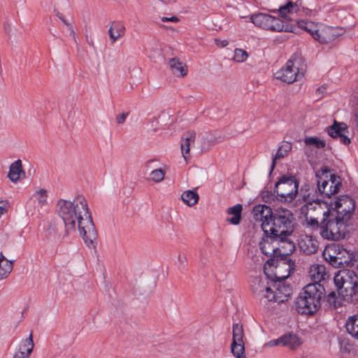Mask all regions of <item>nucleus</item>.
<instances>
[{
  "instance_id": "nucleus-10",
  "label": "nucleus",
  "mask_w": 358,
  "mask_h": 358,
  "mask_svg": "<svg viewBox=\"0 0 358 358\" xmlns=\"http://www.w3.org/2000/svg\"><path fill=\"white\" fill-rule=\"evenodd\" d=\"M272 287L268 294H264V299L268 301H273L278 303L287 301L292 294V287L282 280H275L272 277Z\"/></svg>"
},
{
  "instance_id": "nucleus-3",
  "label": "nucleus",
  "mask_w": 358,
  "mask_h": 358,
  "mask_svg": "<svg viewBox=\"0 0 358 358\" xmlns=\"http://www.w3.org/2000/svg\"><path fill=\"white\" fill-rule=\"evenodd\" d=\"M325 288L320 283H309L305 286L296 299V310L302 315H312L321 306V299L324 296Z\"/></svg>"
},
{
  "instance_id": "nucleus-54",
  "label": "nucleus",
  "mask_w": 358,
  "mask_h": 358,
  "mask_svg": "<svg viewBox=\"0 0 358 358\" xmlns=\"http://www.w3.org/2000/svg\"><path fill=\"white\" fill-rule=\"evenodd\" d=\"M8 260L5 256L3 255V252H0V264H3V262H6V261Z\"/></svg>"
},
{
  "instance_id": "nucleus-30",
  "label": "nucleus",
  "mask_w": 358,
  "mask_h": 358,
  "mask_svg": "<svg viewBox=\"0 0 358 358\" xmlns=\"http://www.w3.org/2000/svg\"><path fill=\"white\" fill-rule=\"evenodd\" d=\"M345 327L347 332L358 340V314L350 316L346 320Z\"/></svg>"
},
{
  "instance_id": "nucleus-26",
  "label": "nucleus",
  "mask_w": 358,
  "mask_h": 358,
  "mask_svg": "<svg viewBox=\"0 0 358 358\" xmlns=\"http://www.w3.org/2000/svg\"><path fill=\"white\" fill-rule=\"evenodd\" d=\"M169 65L172 73L177 76H185L187 73V66L180 62L178 57L170 59Z\"/></svg>"
},
{
  "instance_id": "nucleus-39",
  "label": "nucleus",
  "mask_w": 358,
  "mask_h": 358,
  "mask_svg": "<svg viewBox=\"0 0 358 358\" xmlns=\"http://www.w3.org/2000/svg\"><path fill=\"white\" fill-rule=\"evenodd\" d=\"M32 198H34L36 201H37L38 204L42 207L47 204V199H48V192L45 189H40L36 191L33 195Z\"/></svg>"
},
{
  "instance_id": "nucleus-51",
  "label": "nucleus",
  "mask_w": 358,
  "mask_h": 358,
  "mask_svg": "<svg viewBox=\"0 0 358 358\" xmlns=\"http://www.w3.org/2000/svg\"><path fill=\"white\" fill-rule=\"evenodd\" d=\"M348 134H343L340 137V141L341 143H343L345 145H348L350 143V139L348 136Z\"/></svg>"
},
{
  "instance_id": "nucleus-25",
  "label": "nucleus",
  "mask_w": 358,
  "mask_h": 358,
  "mask_svg": "<svg viewBox=\"0 0 358 358\" xmlns=\"http://www.w3.org/2000/svg\"><path fill=\"white\" fill-rule=\"evenodd\" d=\"M282 346L294 350L302 344L301 338L296 334L288 333L282 335Z\"/></svg>"
},
{
  "instance_id": "nucleus-11",
  "label": "nucleus",
  "mask_w": 358,
  "mask_h": 358,
  "mask_svg": "<svg viewBox=\"0 0 358 358\" xmlns=\"http://www.w3.org/2000/svg\"><path fill=\"white\" fill-rule=\"evenodd\" d=\"M231 352L236 358H246L243 325L236 323L232 327Z\"/></svg>"
},
{
  "instance_id": "nucleus-44",
  "label": "nucleus",
  "mask_w": 358,
  "mask_h": 358,
  "mask_svg": "<svg viewBox=\"0 0 358 358\" xmlns=\"http://www.w3.org/2000/svg\"><path fill=\"white\" fill-rule=\"evenodd\" d=\"M248 57V52L240 48H237L234 51V60L237 62H245Z\"/></svg>"
},
{
  "instance_id": "nucleus-24",
  "label": "nucleus",
  "mask_w": 358,
  "mask_h": 358,
  "mask_svg": "<svg viewBox=\"0 0 358 358\" xmlns=\"http://www.w3.org/2000/svg\"><path fill=\"white\" fill-rule=\"evenodd\" d=\"M268 30L274 31L294 32V28L292 24H288L278 17L271 16Z\"/></svg>"
},
{
  "instance_id": "nucleus-40",
  "label": "nucleus",
  "mask_w": 358,
  "mask_h": 358,
  "mask_svg": "<svg viewBox=\"0 0 358 358\" xmlns=\"http://www.w3.org/2000/svg\"><path fill=\"white\" fill-rule=\"evenodd\" d=\"M324 302L331 309H336L341 306V303L338 301V297L334 292H331L324 299Z\"/></svg>"
},
{
  "instance_id": "nucleus-7",
  "label": "nucleus",
  "mask_w": 358,
  "mask_h": 358,
  "mask_svg": "<svg viewBox=\"0 0 358 358\" xmlns=\"http://www.w3.org/2000/svg\"><path fill=\"white\" fill-rule=\"evenodd\" d=\"M294 262L290 258H270L264 267V273L271 279L285 281L294 271Z\"/></svg>"
},
{
  "instance_id": "nucleus-41",
  "label": "nucleus",
  "mask_w": 358,
  "mask_h": 358,
  "mask_svg": "<svg viewBox=\"0 0 358 358\" xmlns=\"http://www.w3.org/2000/svg\"><path fill=\"white\" fill-rule=\"evenodd\" d=\"M165 173V170L163 169H156L150 173L149 180L155 182H159L164 179Z\"/></svg>"
},
{
  "instance_id": "nucleus-12",
  "label": "nucleus",
  "mask_w": 358,
  "mask_h": 358,
  "mask_svg": "<svg viewBox=\"0 0 358 358\" xmlns=\"http://www.w3.org/2000/svg\"><path fill=\"white\" fill-rule=\"evenodd\" d=\"M355 208V201L348 196H343L335 202L334 210L337 215L349 222Z\"/></svg>"
},
{
  "instance_id": "nucleus-37",
  "label": "nucleus",
  "mask_w": 358,
  "mask_h": 358,
  "mask_svg": "<svg viewBox=\"0 0 358 358\" xmlns=\"http://www.w3.org/2000/svg\"><path fill=\"white\" fill-rule=\"evenodd\" d=\"M14 261L6 260L0 264V280L6 279L13 271Z\"/></svg>"
},
{
  "instance_id": "nucleus-48",
  "label": "nucleus",
  "mask_w": 358,
  "mask_h": 358,
  "mask_svg": "<svg viewBox=\"0 0 358 358\" xmlns=\"http://www.w3.org/2000/svg\"><path fill=\"white\" fill-rule=\"evenodd\" d=\"M9 208V203L7 200L0 201V216L6 213Z\"/></svg>"
},
{
  "instance_id": "nucleus-22",
  "label": "nucleus",
  "mask_w": 358,
  "mask_h": 358,
  "mask_svg": "<svg viewBox=\"0 0 358 358\" xmlns=\"http://www.w3.org/2000/svg\"><path fill=\"white\" fill-rule=\"evenodd\" d=\"M25 173L22 169V161L17 159L13 162L9 168L8 178L14 183L20 181L22 176H24Z\"/></svg>"
},
{
  "instance_id": "nucleus-27",
  "label": "nucleus",
  "mask_w": 358,
  "mask_h": 358,
  "mask_svg": "<svg viewBox=\"0 0 358 358\" xmlns=\"http://www.w3.org/2000/svg\"><path fill=\"white\" fill-rule=\"evenodd\" d=\"M125 31V27L120 22H113L109 30L108 34L111 43H115L117 39L120 38Z\"/></svg>"
},
{
  "instance_id": "nucleus-15",
  "label": "nucleus",
  "mask_w": 358,
  "mask_h": 358,
  "mask_svg": "<svg viewBox=\"0 0 358 358\" xmlns=\"http://www.w3.org/2000/svg\"><path fill=\"white\" fill-rule=\"evenodd\" d=\"M344 34L343 28L333 27H320L318 29L317 36H315V41H317L320 43H329L338 36H342Z\"/></svg>"
},
{
  "instance_id": "nucleus-16",
  "label": "nucleus",
  "mask_w": 358,
  "mask_h": 358,
  "mask_svg": "<svg viewBox=\"0 0 358 358\" xmlns=\"http://www.w3.org/2000/svg\"><path fill=\"white\" fill-rule=\"evenodd\" d=\"M254 218L256 221L262 222V228L264 231V224L271 223L274 212L266 205H257L253 208Z\"/></svg>"
},
{
  "instance_id": "nucleus-35",
  "label": "nucleus",
  "mask_w": 358,
  "mask_h": 358,
  "mask_svg": "<svg viewBox=\"0 0 358 358\" xmlns=\"http://www.w3.org/2000/svg\"><path fill=\"white\" fill-rule=\"evenodd\" d=\"M292 145L289 143H285L282 144L278 149V151L274 156L271 164V171L274 169L276 163V160L283 158L285 156L287 155V153L291 150Z\"/></svg>"
},
{
  "instance_id": "nucleus-20",
  "label": "nucleus",
  "mask_w": 358,
  "mask_h": 358,
  "mask_svg": "<svg viewBox=\"0 0 358 358\" xmlns=\"http://www.w3.org/2000/svg\"><path fill=\"white\" fill-rule=\"evenodd\" d=\"M308 273L310 279L314 281L313 283L321 284L322 280H324L329 277V275L326 271V267L322 264H316L312 265L310 267Z\"/></svg>"
},
{
  "instance_id": "nucleus-45",
  "label": "nucleus",
  "mask_w": 358,
  "mask_h": 358,
  "mask_svg": "<svg viewBox=\"0 0 358 358\" xmlns=\"http://www.w3.org/2000/svg\"><path fill=\"white\" fill-rule=\"evenodd\" d=\"M56 15L58 17V18L68 27L69 30L70 31L71 35L73 37H75V31L73 30V26L65 19L64 16L59 13V11H55Z\"/></svg>"
},
{
  "instance_id": "nucleus-50",
  "label": "nucleus",
  "mask_w": 358,
  "mask_h": 358,
  "mask_svg": "<svg viewBox=\"0 0 358 358\" xmlns=\"http://www.w3.org/2000/svg\"><path fill=\"white\" fill-rule=\"evenodd\" d=\"M29 355L25 354V352L20 348L18 352H15L13 358H29Z\"/></svg>"
},
{
  "instance_id": "nucleus-33",
  "label": "nucleus",
  "mask_w": 358,
  "mask_h": 358,
  "mask_svg": "<svg viewBox=\"0 0 358 358\" xmlns=\"http://www.w3.org/2000/svg\"><path fill=\"white\" fill-rule=\"evenodd\" d=\"M296 23L298 24L299 28H301V29L306 31L315 40V36H317V34L318 29L320 28L317 27V24H314L311 21H304V20L297 21Z\"/></svg>"
},
{
  "instance_id": "nucleus-58",
  "label": "nucleus",
  "mask_w": 358,
  "mask_h": 358,
  "mask_svg": "<svg viewBox=\"0 0 358 358\" xmlns=\"http://www.w3.org/2000/svg\"><path fill=\"white\" fill-rule=\"evenodd\" d=\"M218 41H219L217 39H215V42H216L217 44H218V43H217Z\"/></svg>"
},
{
  "instance_id": "nucleus-5",
  "label": "nucleus",
  "mask_w": 358,
  "mask_h": 358,
  "mask_svg": "<svg viewBox=\"0 0 358 358\" xmlns=\"http://www.w3.org/2000/svg\"><path fill=\"white\" fill-rule=\"evenodd\" d=\"M305 59L299 53L293 54L285 65L274 73L275 78L287 84L302 78L306 72Z\"/></svg>"
},
{
  "instance_id": "nucleus-53",
  "label": "nucleus",
  "mask_w": 358,
  "mask_h": 358,
  "mask_svg": "<svg viewBox=\"0 0 358 358\" xmlns=\"http://www.w3.org/2000/svg\"><path fill=\"white\" fill-rule=\"evenodd\" d=\"M178 262L182 266H185L187 264V257L185 255L179 254L178 257Z\"/></svg>"
},
{
  "instance_id": "nucleus-32",
  "label": "nucleus",
  "mask_w": 358,
  "mask_h": 358,
  "mask_svg": "<svg viewBox=\"0 0 358 358\" xmlns=\"http://www.w3.org/2000/svg\"><path fill=\"white\" fill-rule=\"evenodd\" d=\"M181 199L188 206H194L198 203L199 196L196 189L185 191L181 194Z\"/></svg>"
},
{
  "instance_id": "nucleus-9",
  "label": "nucleus",
  "mask_w": 358,
  "mask_h": 358,
  "mask_svg": "<svg viewBox=\"0 0 358 358\" xmlns=\"http://www.w3.org/2000/svg\"><path fill=\"white\" fill-rule=\"evenodd\" d=\"M316 176L319 178L317 181V188L323 197L330 198L332 195L338 193L341 186L340 176L331 173L327 167L321 169Z\"/></svg>"
},
{
  "instance_id": "nucleus-31",
  "label": "nucleus",
  "mask_w": 358,
  "mask_h": 358,
  "mask_svg": "<svg viewBox=\"0 0 358 358\" xmlns=\"http://www.w3.org/2000/svg\"><path fill=\"white\" fill-rule=\"evenodd\" d=\"M243 210V206L241 204H236L233 207L229 208L227 210V213L229 215H232L231 217H227V222L232 224H238L241 220V212Z\"/></svg>"
},
{
  "instance_id": "nucleus-52",
  "label": "nucleus",
  "mask_w": 358,
  "mask_h": 358,
  "mask_svg": "<svg viewBox=\"0 0 358 358\" xmlns=\"http://www.w3.org/2000/svg\"><path fill=\"white\" fill-rule=\"evenodd\" d=\"M161 20L163 22H179L180 20H179L178 17H177L176 16H173V17H162L161 18Z\"/></svg>"
},
{
  "instance_id": "nucleus-34",
  "label": "nucleus",
  "mask_w": 358,
  "mask_h": 358,
  "mask_svg": "<svg viewBox=\"0 0 358 358\" xmlns=\"http://www.w3.org/2000/svg\"><path fill=\"white\" fill-rule=\"evenodd\" d=\"M339 250H337V257L340 259L338 260L339 263V267H345L351 264V257L350 252L339 245Z\"/></svg>"
},
{
  "instance_id": "nucleus-13",
  "label": "nucleus",
  "mask_w": 358,
  "mask_h": 358,
  "mask_svg": "<svg viewBox=\"0 0 358 358\" xmlns=\"http://www.w3.org/2000/svg\"><path fill=\"white\" fill-rule=\"evenodd\" d=\"M274 241H276L278 250V258H289L288 256L295 250V243L292 237V235L279 236L276 234L271 236Z\"/></svg>"
},
{
  "instance_id": "nucleus-18",
  "label": "nucleus",
  "mask_w": 358,
  "mask_h": 358,
  "mask_svg": "<svg viewBox=\"0 0 358 358\" xmlns=\"http://www.w3.org/2000/svg\"><path fill=\"white\" fill-rule=\"evenodd\" d=\"M299 247L301 252L306 255H312L317 252V241L311 236L304 235L299 240Z\"/></svg>"
},
{
  "instance_id": "nucleus-28",
  "label": "nucleus",
  "mask_w": 358,
  "mask_h": 358,
  "mask_svg": "<svg viewBox=\"0 0 358 358\" xmlns=\"http://www.w3.org/2000/svg\"><path fill=\"white\" fill-rule=\"evenodd\" d=\"M252 22L257 27L268 30L271 15L266 13L254 14L250 17Z\"/></svg>"
},
{
  "instance_id": "nucleus-23",
  "label": "nucleus",
  "mask_w": 358,
  "mask_h": 358,
  "mask_svg": "<svg viewBox=\"0 0 358 358\" xmlns=\"http://www.w3.org/2000/svg\"><path fill=\"white\" fill-rule=\"evenodd\" d=\"M327 134L333 138H339L343 134H349L347 124L334 120V124L326 129Z\"/></svg>"
},
{
  "instance_id": "nucleus-57",
  "label": "nucleus",
  "mask_w": 358,
  "mask_h": 358,
  "mask_svg": "<svg viewBox=\"0 0 358 358\" xmlns=\"http://www.w3.org/2000/svg\"><path fill=\"white\" fill-rule=\"evenodd\" d=\"M221 45H222V47H224V46L228 45V41H221Z\"/></svg>"
},
{
  "instance_id": "nucleus-19",
  "label": "nucleus",
  "mask_w": 358,
  "mask_h": 358,
  "mask_svg": "<svg viewBox=\"0 0 358 358\" xmlns=\"http://www.w3.org/2000/svg\"><path fill=\"white\" fill-rule=\"evenodd\" d=\"M196 138V132L193 130L185 131L180 141V148L182 157L187 161L189 157L190 146L194 143Z\"/></svg>"
},
{
  "instance_id": "nucleus-59",
  "label": "nucleus",
  "mask_w": 358,
  "mask_h": 358,
  "mask_svg": "<svg viewBox=\"0 0 358 358\" xmlns=\"http://www.w3.org/2000/svg\"><path fill=\"white\" fill-rule=\"evenodd\" d=\"M71 358H74V357H71Z\"/></svg>"
},
{
  "instance_id": "nucleus-29",
  "label": "nucleus",
  "mask_w": 358,
  "mask_h": 358,
  "mask_svg": "<svg viewBox=\"0 0 358 358\" xmlns=\"http://www.w3.org/2000/svg\"><path fill=\"white\" fill-rule=\"evenodd\" d=\"M339 245H334L328 249H326L324 252V257L326 261H327L332 266L334 267H339V263L338 260H340L339 258L337 257V250H339Z\"/></svg>"
},
{
  "instance_id": "nucleus-1",
  "label": "nucleus",
  "mask_w": 358,
  "mask_h": 358,
  "mask_svg": "<svg viewBox=\"0 0 358 358\" xmlns=\"http://www.w3.org/2000/svg\"><path fill=\"white\" fill-rule=\"evenodd\" d=\"M56 207L58 216L67 222L68 227L71 229L77 224L85 243L94 248L97 232L85 197L78 196L73 201L60 199Z\"/></svg>"
},
{
  "instance_id": "nucleus-43",
  "label": "nucleus",
  "mask_w": 358,
  "mask_h": 358,
  "mask_svg": "<svg viewBox=\"0 0 358 358\" xmlns=\"http://www.w3.org/2000/svg\"><path fill=\"white\" fill-rule=\"evenodd\" d=\"M341 350L343 352L350 353L353 350V344L349 338H342L340 341Z\"/></svg>"
},
{
  "instance_id": "nucleus-46",
  "label": "nucleus",
  "mask_w": 358,
  "mask_h": 358,
  "mask_svg": "<svg viewBox=\"0 0 358 358\" xmlns=\"http://www.w3.org/2000/svg\"><path fill=\"white\" fill-rule=\"evenodd\" d=\"M213 137L210 135H207L205 138H203V145L201 146L202 150H209L214 144L213 141Z\"/></svg>"
},
{
  "instance_id": "nucleus-21",
  "label": "nucleus",
  "mask_w": 358,
  "mask_h": 358,
  "mask_svg": "<svg viewBox=\"0 0 358 358\" xmlns=\"http://www.w3.org/2000/svg\"><path fill=\"white\" fill-rule=\"evenodd\" d=\"M252 291L257 294L260 299H262L264 294H268L270 292L271 286L268 285V282L262 280L260 278H255L250 285Z\"/></svg>"
},
{
  "instance_id": "nucleus-49",
  "label": "nucleus",
  "mask_w": 358,
  "mask_h": 358,
  "mask_svg": "<svg viewBox=\"0 0 358 358\" xmlns=\"http://www.w3.org/2000/svg\"><path fill=\"white\" fill-rule=\"evenodd\" d=\"M128 113H122L116 116L115 120L117 124H123L125 122Z\"/></svg>"
},
{
  "instance_id": "nucleus-42",
  "label": "nucleus",
  "mask_w": 358,
  "mask_h": 358,
  "mask_svg": "<svg viewBox=\"0 0 358 358\" xmlns=\"http://www.w3.org/2000/svg\"><path fill=\"white\" fill-rule=\"evenodd\" d=\"M34 347V343L33 341V334L32 332H31L29 336L23 341L22 346L20 348H22V350H25V354L30 356L33 351Z\"/></svg>"
},
{
  "instance_id": "nucleus-56",
  "label": "nucleus",
  "mask_w": 358,
  "mask_h": 358,
  "mask_svg": "<svg viewBox=\"0 0 358 358\" xmlns=\"http://www.w3.org/2000/svg\"><path fill=\"white\" fill-rule=\"evenodd\" d=\"M86 38H87V43H88L90 45L94 46L93 41H92V39H90V40H89V38H88V36H86Z\"/></svg>"
},
{
  "instance_id": "nucleus-55",
  "label": "nucleus",
  "mask_w": 358,
  "mask_h": 358,
  "mask_svg": "<svg viewBox=\"0 0 358 358\" xmlns=\"http://www.w3.org/2000/svg\"><path fill=\"white\" fill-rule=\"evenodd\" d=\"M152 126H155V125H157L159 123L158 121H157V119L156 117H153L152 119Z\"/></svg>"
},
{
  "instance_id": "nucleus-8",
  "label": "nucleus",
  "mask_w": 358,
  "mask_h": 358,
  "mask_svg": "<svg viewBox=\"0 0 358 358\" xmlns=\"http://www.w3.org/2000/svg\"><path fill=\"white\" fill-rule=\"evenodd\" d=\"M299 192V182L294 176L283 175L275 185L276 199L284 203L293 201Z\"/></svg>"
},
{
  "instance_id": "nucleus-6",
  "label": "nucleus",
  "mask_w": 358,
  "mask_h": 358,
  "mask_svg": "<svg viewBox=\"0 0 358 358\" xmlns=\"http://www.w3.org/2000/svg\"><path fill=\"white\" fill-rule=\"evenodd\" d=\"M357 275L353 271H339L334 276V283L338 294L348 302L354 303L357 301Z\"/></svg>"
},
{
  "instance_id": "nucleus-4",
  "label": "nucleus",
  "mask_w": 358,
  "mask_h": 358,
  "mask_svg": "<svg viewBox=\"0 0 358 358\" xmlns=\"http://www.w3.org/2000/svg\"><path fill=\"white\" fill-rule=\"evenodd\" d=\"M295 218L291 210L278 208L274 211L271 223L264 224V234L275 236L292 235L295 228Z\"/></svg>"
},
{
  "instance_id": "nucleus-38",
  "label": "nucleus",
  "mask_w": 358,
  "mask_h": 358,
  "mask_svg": "<svg viewBox=\"0 0 358 358\" xmlns=\"http://www.w3.org/2000/svg\"><path fill=\"white\" fill-rule=\"evenodd\" d=\"M304 143L306 145L313 146L317 149H322L326 146V142L316 136L306 137L304 138Z\"/></svg>"
},
{
  "instance_id": "nucleus-17",
  "label": "nucleus",
  "mask_w": 358,
  "mask_h": 358,
  "mask_svg": "<svg viewBox=\"0 0 358 358\" xmlns=\"http://www.w3.org/2000/svg\"><path fill=\"white\" fill-rule=\"evenodd\" d=\"M259 248L263 254L271 256V258H278L276 241L271 237V234H265V237L259 242Z\"/></svg>"
},
{
  "instance_id": "nucleus-14",
  "label": "nucleus",
  "mask_w": 358,
  "mask_h": 358,
  "mask_svg": "<svg viewBox=\"0 0 358 358\" xmlns=\"http://www.w3.org/2000/svg\"><path fill=\"white\" fill-rule=\"evenodd\" d=\"M75 231L76 228L72 227L70 229L67 226V222H64L61 218L52 220L48 229V234L57 239H63Z\"/></svg>"
},
{
  "instance_id": "nucleus-2",
  "label": "nucleus",
  "mask_w": 358,
  "mask_h": 358,
  "mask_svg": "<svg viewBox=\"0 0 358 358\" xmlns=\"http://www.w3.org/2000/svg\"><path fill=\"white\" fill-rule=\"evenodd\" d=\"M308 210L305 220L313 230H319L321 236L327 240L338 241L344 238L348 222L337 215L334 210L327 208V203H321L318 199L310 201L309 196L303 195Z\"/></svg>"
},
{
  "instance_id": "nucleus-47",
  "label": "nucleus",
  "mask_w": 358,
  "mask_h": 358,
  "mask_svg": "<svg viewBox=\"0 0 358 358\" xmlns=\"http://www.w3.org/2000/svg\"><path fill=\"white\" fill-rule=\"evenodd\" d=\"M282 336H281L277 339H273L268 341L266 343H265L264 346L268 348H273L278 345L282 346Z\"/></svg>"
},
{
  "instance_id": "nucleus-36",
  "label": "nucleus",
  "mask_w": 358,
  "mask_h": 358,
  "mask_svg": "<svg viewBox=\"0 0 358 358\" xmlns=\"http://www.w3.org/2000/svg\"><path fill=\"white\" fill-rule=\"evenodd\" d=\"M299 10V8L296 3L289 1L285 5L279 8V13L281 17L285 18L287 14L297 13Z\"/></svg>"
}]
</instances>
